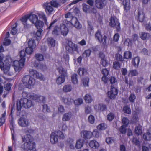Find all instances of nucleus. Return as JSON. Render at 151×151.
Masks as SVG:
<instances>
[{
  "label": "nucleus",
  "instance_id": "9",
  "mask_svg": "<svg viewBox=\"0 0 151 151\" xmlns=\"http://www.w3.org/2000/svg\"><path fill=\"white\" fill-rule=\"evenodd\" d=\"M95 37L96 40H97L100 43L103 44H106V40L107 39V36L104 35L103 37L101 34V32L99 30H98L95 33Z\"/></svg>",
  "mask_w": 151,
  "mask_h": 151
},
{
  "label": "nucleus",
  "instance_id": "27",
  "mask_svg": "<svg viewBox=\"0 0 151 151\" xmlns=\"http://www.w3.org/2000/svg\"><path fill=\"white\" fill-rule=\"evenodd\" d=\"M89 145L91 147L95 149L97 148L99 146V144L98 142L94 140L91 141Z\"/></svg>",
  "mask_w": 151,
  "mask_h": 151
},
{
  "label": "nucleus",
  "instance_id": "25",
  "mask_svg": "<svg viewBox=\"0 0 151 151\" xmlns=\"http://www.w3.org/2000/svg\"><path fill=\"white\" fill-rule=\"evenodd\" d=\"M130 0H123V4L124 6V10H126V12L130 9Z\"/></svg>",
  "mask_w": 151,
  "mask_h": 151
},
{
  "label": "nucleus",
  "instance_id": "24",
  "mask_svg": "<svg viewBox=\"0 0 151 151\" xmlns=\"http://www.w3.org/2000/svg\"><path fill=\"white\" fill-rule=\"evenodd\" d=\"M11 124H12V126L10 127V129L12 133V139L13 141L12 146L15 148L16 147V140L14 138V131L13 128V125L12 123H10Z\"/></svg>",
  "mask_w": 151,
  "mask_h": 151
},
{
  "label": "nucleus",
  "instance_id": "32",
  "mask_svg": "<svg viewBox=\"0 0 151 151\" xmlns=\"http://www.w3.org/2000/svg\"><path fill=\"white\" fill-rule=\"evenodd\" d=\"M44 24V23L42 21L38 20L35 24V25L38 29H42Z\"/></svg>",
  "mask_w": 151,
  "mask_h": 151
},
{
  "label": "nucleus",
  "instance_id": "30",
  "mask_svg": "<svg viewBox=\"0 0 151 151\" xmlns=\"http://www.w3.org/2000/svg\"><path fill=\"white\" fill-rule=\"evenodd\" d=\"M58 26H56L52 30V33L54 36H56L60 34V30Z\"/></svg>",
  "mask_w": 151,
  "mask_h": 151
},
{
  "label": "nucleus",
  "instance_id": "23",
  "mask_svg": "<svg viewBox=\"0 0 151 151\" xmlns=\"http://www.w3.org/2000/svg\"><path fill=\"white\" fill-rule=\"evenodd\" d=\"M96 107L98 108V110L101 111H104L107 110L106 105L103 103H99Z\"/></svg>",
  "mask_w": 151,
  "mask_h": 151
},
{
  "label": "nucleus",
  "instance_id": "1",
  "mask_svg": "<svg viewBox=\"0 0 151 151\" xmlns=\"http://www.w3.org/2000/svg\"><path fill=\"white\" fill-rule=\"evenodd\" d=\"M33 48L28 46L26 48L25 51L21 50L19 52L21 58L19 61L16 60L14 62V68L16 71H20L24 65L26 52L27 54H31L33 52Z\"/></svg>",
  "mask_w": 151,
  "mask_h": 151
},
{
  "label": "nucleus",
  "instance_id": "37",
  "mask_svg": "<svg viewBox=\"0 0 151 151\" xmlns=\"http://www.w3.org/2000/svg\"><path fill=\"white\" fill-rule=\"evenodd\" d=\"M56 21L57 20L55 19L51 22L50 25L47 27V29L49 30V31L53 29L56 26H58L57 25L55 24V23Z\"/></svg>",
  "mask_w": 151,
  "mask_h": 151
},
{
  "label": "nucleus",
  "instance_id": "19",
  "mask_svg": "<svg viewBox=\"0 0 151 151\" xmlns=\"http://www.w3.org/2000/svg\"><path fill=\"white\" fill-rule=\"evenodd\" d=\"M81 135L83 138L86 139L91 138L93 135V134L91 131L83 130L81 131Z\"/></svg>",
  "mask_w": 151,
  "mask_h": 151
},
{
  "label": "nucleus",
  "instance_id": "57",
  "mask_svg": "<svg viewBox=\"0 0 151 151\" xmlns=\"http://www.w3.org/2000/svg\"><path fill=\"white\" fill-rule=\"evenodd\" d=\"M113 68L115 69H119L121 67L119 62L118 61H115L113 62Z\"/></svg>",
  "mask_w": 151,
  "mask_h": 151
},
{
  "label": "nucleus",
  "instance_id": "50",
  "mask_svg": "<svg viewBox=\"0 0 151 151\" xmlns=\"http://www.w3.org/2000/svg\"><path fill=\"white\" fill-rule=\"evenodd\" d=\"M58 3L55 0H52L50 2V4L51 5V6H53L55 7H57L58 6H60V5L59 4L60 3H59V2L56 0Z\"/></svg>",
  "mask_w": 151,
  "mask_h": 151
},
{
  "label": "nucleus",
  "instance_id": "31",
  "mask_svg": "<svg viewBox=\"0 0 151 151\" xmlns=\"http://www.w3.org/2000/svg\"><path fill=\"white\" fill-rule=\"evenodd\" d=\"M71 113H67L64 114L62 117V120L63 121H66L69 120L71 116Z\"/></svg>",
  "mask_w": 151,
  "mask_h": 151
},
{
  "label": "nucleus",
  "instance_id": "3",
  "mask_svg": "<svg viewBox=\"0 0 151 151\" xmlns=\"http://www.w3.org/2000/svg\"><path fill=\"white\" fill-rule=\"evenodd\" d=\"M26 109L29 108L33 104L32 101L27 98H22L19 101H17L16 104L17 110L18 111H21L22 106Z\"/></svg>",
  "mask_w": 151,
  "mask_h": 151
},
{
  "label": "nucleus",
  "instance_id": "55",
  "mask_svg": "<svg viewBox=\"0 0 151 151\" xmlns=\"http://www.w3.org/2000/svg\"><path fill=\"white\" fill-rule=\"evenodd\" d=\"M86 72V70L84 68H79L78 70V72L80 75H83Z\"/></svg>",
  "mask_w": 151,
  "mask_h": 151
},
{
  "label": "nucleus",
  "instance_id": "59",
  "mask_svg": "<svg viewBox=\"0 0 151 151\" xmlns=\"http://www.w3.org/2000/svg\"><path fill=\"white\" fill-rule=\"evenodd\" d=\"M74 102L76 105H79L82 104L83 99L82 98H79L75 100Z\"/></svg>",
  "mask_w": 151,
  "mask_h": 151
},
{
  "label": "nucleus",
  "instance_id": "41",
  "mask_svg": "<svg viewBox=\"0 0 151 151\" xmlns=\"http://www.w3.org/2000/svg\"><path fill=\"white\" fill-rule=\"evenodd\" d=\"M91 51L90 49L86 50L82 54L83 57L85 58L89 57L91 54Z\"/></svg>",
  "mask_w": 151,
  "mask_h": 151
},
{
  "label": "nucleus",
  "instance_id": "43",
  "mask_svg": "<svg viewBox=\"0 0 151 151\" xmlns=\"http://www.w3.org/2000/svg\"><path fill=\"white\" fill-rule=\"evenodd\" d=\"M86 103H90L92 101V99L91 95L88 94H86L85 95L83 98Z\"/></svg>",
  "mask_w": 151,
  "mask_h": 151
},
{
  "label": "nucleus",
  "instance_id": "62",
  "mask_svg": "<svg viewBox=\"0 0 151 151\" xmlns=\"http://www.w3.org/2000/svg\"><path fill=\"white\" fill-rule=\"evenodd\" d=\"M115 58L118 61L122 62L124 61L122 56L119 54H116L115 55Z\"/></svg>",
  "mask_w": 151,
  "mask_h": 151
},
{
  "label": "nucleus",
  "instance_id": "12",
  "mask_svg": "<svg viewBox=\"0 0 151 151\" xmlns=\"http://www.w3.org/2000/svg\"><path fill=\"white\" fill-rule=\"evenodd\" d=\"M69 21L65 19L63 20L62 24L60 25V29L61 34L64 36H66L68 32V29L66 26V24Z\"/></svg>",
  "mask_w": 151,
  "mask_h": 151
},
{
  "label": "nucleus",
  "instance_id": "17",
  "mask_svg": "<svg viewBox=\"0 0 151 151\" xmlns=\"http://www.w3.org/2000/svg\"><path fill=\"white\" fill-rule=\"evenodd\" d=\"M95 4L96 7L99 9H102L106 4L105 0H96Z\"/></svg>",
  "mask_w": 151,
  "mask_h": 151
},
{
  "label": "nucleus",
  "instance_id": "38",
  "mask_svg": "<svg viewBox=\"0 0 151 151\" xmlns=\"http://www.w3.org/2000/svg\"><path fill=\"white\" fill-rule=\"evenodd\" d=\"M77 75L76 74H73L71 76V81L74 84H77L78 83V80L77 78Z\"/></svg>",
  "mask_w": 151,
  "mask_h": 151
},
{
  "label": "nucleus",
  "instance_id": "26",
  "mask_svg": "<svg viewBox=\"0 0 151 151\" xmlns=\"http://www.w3.org/2000/svg\"><path fill=\"white\" fill-rule=\"evenodd\" d=\"M140 36L141 39L143 40H148L151 37V35L149 33L144 32H142L140 35Z\"/></svg>",
  "mask_w": 151,
  "mask_h": 151
},
{
  "label": "nucleus",
  "instance_id": "46",
  "mask_svg": "<svg viewBox=\"0 0 151 151\" xmlns=\"http://www.w3.org/2000/svg\"><path fill=\"white\" fill-rule=\"evenodd\" d=\"M33 94H32L25 92H23L22 93V96L23 97V98H29L31 99H32L31 98L32 96H33Z\"/></svg>",
  "mask_w": 151,
  "mask_h": 151
},
{
  "label": "nucleus",
  "instance_id": "63",
  "mask_svg": "<svg viewBox=\"0 0 151 151\" xmlns=\"http://www.w3.org/2000/svg\"><path fill=\"white\" fill-rule=\"evenodd\" d=\"M12 85L10 83H7L4 85V88L5 89L8 91H9L11 89Z\"/></svg>",
  "mask_w": 151,
  "mask_h": 151
},
{
  "label": "nucleus",
  "instance_id": "61",
  "mask_svg": "<svg viewBox=\"0 0 151 151\" xmlns=\"http://www.w3.org/2000/svg\"><path fill=\"white\" fill-rule=\"evenodd\" d=\"M124 112L129 114H131V109L128 106H126L123 108Z\"/></svg>",
  "mask_w": 151,
  "mask_h": 151
},
{
  "label": "nucleus",
  "instance_id": "60",
  "mask_svg": "<svg viewBox=\"0 0 151 151\" xmlns=\"http://www.w3.org/2000/svg\"><path fill=\"white\" fill-rule=\"evenodd\" d=\"M106 127V125L104 123H101L97 126V128L100 130H104Z\"/></svg>",
  "mask_w": 151,
  "mask_h": 151
},
{
  "label": "nucleus",
  "instance_id": "11",
  "mask_svg": "<svg viewBox=\"0 0 151 151\" xmlns=\"http://www.w3.org/2000/svg\"><path fill=\"white\" fill-rule=\"evenodd\" d=\"M29 71L30 75L34 77L41 80H44L45 79L44 76L41 73L37 72V70L31 69L29 70Z\"/></svg>",
  "mask_w": 151,
  "mask_h": 151
},
{
  "label": "nucleus",
  "instance_id": "47",
  "mask_svg": "<svg viewBox=\"0 0 151 151\" xmlns=\"http://www.w3.org/2000/svg\"><path fill=\"white\" fill-rule=\"evenodd\" d=\"M135 132L137 135L141 134L142 131L141 127L140 126H136L135 128Z\"/></svg>",
  "mask_w": 151,
  "mask_h": 151
},
{
  "label": "nucleus",
  "instance_id": "56",
  "mask_svg": "<svg viewBox=\"0 0 151 151\" xmlns=\"http://www.w3.org/2000/svg\"><path fill=\"white\" fill-rule=\"evenodd\" d=\"M89 78L88 77H85L83 80V83L85 86H88Z\"/></svg>",
  "mask_w": 151,
  "mask_h": 151
},
{
  "label": "nucleus",
  "instance_id": "64",
  "mask_svg": "<svg viewBox=\"0 0 151 151\" xmlns=\"http://www.w3.org/2000/svg\"><path fill=\"white\" fill-rule=\"evenodd\" d=\"M110 83L112 84L114 83L117 82V80L116 78L114 76H111L109 78Z\"/></svg>",
  "mask_w": 151,
  "mask_h": 151
},
{
  "label": "nucleus",
  "instance_id": "44",
  "mask_svg": "<svg viewBox=\"0 0 151 151\" xmlns=\"http://www.w3.org/2000/svg\"><path fill=\"white\" fill-rule=\"evenodd\" d=\"M72 87L70 85L68 84L64 86L63 88V91L65 92H69L71 91Z\"/></svg>",
  "mask_w": 151,
  "mask_h": 151
},
{
  "label": "nucleus",
  "instance_id": "7",
  "mask_svg": "<svg viewBox=\"0 0 151 151\" xmlns=\"http://www.w3.org/2000/svg\"><path fill=\"white\" fill-rule=\"evenodd\" d=\"M66 43V49L70 54H73L75 51H78V47L77 44L73 43L71 40L68 39L67 40Z\"/></svg>",
  "mask_w": 151,
  "mask_h": 151
},
{
  "label": "nucleus",
  "instance_id": "16",
  "mask_svg": "<svg viewBox=\"0 0 151 151\" xmlns=\"http://www.w3.org/2000/svg\"><path fill=\"white\" fill-rule=\"evenodd\" d=\"M32 99L36 100L40 103H44L45 101V97L42 96H38L37 95L33 94V96H32Z\"/></svg>",
  "mask_w": 151,
  "mask_h": 151
},
{
  "label": "nucleus",
  "instance_id": "13",
  "mask_svg": "<svg viewBox=\"0 0 151 151\" xmlns=\"http://www.w3.org/2000/svg\"><path fill=\"white\" fill-rule=\"evenodd\" d=\"M22 147L25 150H33L35 149V144L34 142L32 141L25 142L24 145L22 146Z\"/></svg>",
  "mask_w": 151,
  "mask_h": 151
},
{
  "label": "nucleus",
  "instance_id": "53",
  "mask_svg": "<svg viewBox=\"0 0 151 151\" xmlns=\"http://www.w3.org/2000/svg\"><path fill=\"white\" fill-rule=\"evenodd\" d=\"M88 33L91 34V32L93 31L94 29L93 26L91 24V22H88Z\"/></svg>",
  "mask_w": 151,
  "mask_h": 151
},
{
  "label": "nucleus",
  "instance_id": "5",
  "mask_svg": "<svg viewBox=\"0 0 151 151\" xmlns=\"http://www.w3.org/2000/svg\"><path fill=\"white\" fill-rule=\"evenodd\" d=\"M60 139H63L65 136L62 132L58 131L55 132H52L50 136V141L52 144L56 143L58 141V137Z\"/></svg>",
  "mask_w": 151,
  "mask_h": 151
},
{
  "label": "nucleus",
  "instance_id": "51",
  "mask_svg": "<svg viewBox=\"0 0 151 151\" xmlns=\"http://www.w3.org/2000/svg\"><path fill=\"white\" fill-rule=\"evenodd\" d=\"M35 56L36 60L38 61H42L44 59L43 56L41 54H36Z\"/></svg>",
  "mask_w": 151,
  "mask_h": 151
},
{
  "label": "nucleus",
  "instance_id": "4",
  "mask_svg": "<svg viewBox=\"0 0 151 151\" xmlns=\"http://www.w3.org/2000/svg\"><path fill=\"white\" fill-rule=\"evenodd\" d=\"M22 81L24 86L29 88H31L35 83V79L29 75H25L24 76L22 79Z\"/></svg>",
  "mask_w": 151,
  "mask_h": 151
},
{
  "label": "nucleus",
  "instance_id": "21",
  "mask_svg": "<svg viewBox=\"0 0 151 151\" xmlns=\"http://www.w3.org/2000/svg\"><path fill=\"white\" fill-rule=\"evenodd\" d=\"M138 19L140 22H145L146 18L145 17L144 12L141 11H139L138 13Z\"/></svg>",
  "mask_w": 151,
  "mask_h": 151
},
{
  "label": "nucleus",
  "instance_id": "22",
  "mask_svg": "<svg viewBox=\"0 0 151 151\" xmlns=\"http://www.w3.org/2000/svg\"><path fill=\"white\" fill-rule=\"evenodd\" d=\"M140 61V59L139 57L134 58L132 60V64L135 68H138Z\"/></svg>",
  "mask_w": 151,
  "mask_h": 151
},
{
  "label": "nucleus",
  "instance_id": "40",
  "mask_svg": "<svg viewBox=\"0 0 151 151\" xmlns=\"http://www.w3.org/2000/svg\"><path fill=\"white\" fill-rule=\"evenodd\" d=\"M17 23H15L12 27V29L11 31V33L13 35H14L17 33V30L16 29V27H17Z\"/></svg>",
  "mask_w": 151,
  "mask_h": 151
},
{
  "label": "nucleus",
  "instance_id": "2",
  "mask_svg": "<svg viewBox=\"0 0 151 151\" xmlns=\"http://www.w3.org/2000/svg\"><path fill=\"white\" fill-rule=\"evenodd\" d=\"M28 19H29L32 23L34 24H35L38 20L37 16L35 14H29L23 16L20 20L23 23L24 28L26 29L30 27V25L27 22Z\"/></svg>",
  "mask_w": 151,
  "mask_h": 151
},
{
  "label": "nucleus",
  "instance_id": "29",
  "mask_svg": "<svg viewBox=\"0 0 151 151\" xmlns=\"http://www.w3.org/2000/svg\"><path fill=\"white\" fill-rule=\"evenodd\" d=\"M84 140L81 139H79L76 142L75 147L76 148L79 149L81 148L83 145Z\"/></svg>",
  "mask_w": 151,
  "mask_h": 151
},
{
  "label": "nucleus",
  "instance_id": "33",
  "mask_svg": "<svg viewBox=\"0 0 151 151\" xmlns=\"http://www.w3.org/2000/svg\"><path fill=\"white\" fill-rule=\"evenodd\" d=\"M42 31V30L41 29H38L36 32H34L33 36L34 37L36 38L37 40H39V38L40 37L41 35V33Z\"/></svg>",
  "mask_w": 151,
  "mask_h": 151
},
{
  "label": "nucleus",
  "instance_id": "42",
  "mask_svg": "<svg viewBox=\"0 0 151 151\" xmlns=\"http://www.w3.org/2000/svg\"><path fill=\"white\" fill-rule=\"evenodd\" d=\"M28 46L33 49L35 48L36 46L35 40L32 39H29L28 41Z\"/></svg>",
  "mask_w": 151,
  "mask_h": 151
},
{
  "label": "nucleus",
  "instance_id": "58",
  "mask_svg": "<svg viewBox=\"0 0 151 151\" xmlns=\"http://www.w3.org/2000/svg\"><path fill=\"white\" fill-rule=\"evenodd\" d=\"M132 40L130 39L127 38L124 41V44L125 45L128 46H132Z\"/></svg>",
  "mask_w": 151,
  "mask_h": 151
},
{
  "label": "nucleus",
  "instance_id": "10",
  "mask_svg": "<svg viewBox=\"0 0 151 151\" xmlns=\"http://www.w3.org/2000/svg\"><path fill=\"white\" fill-rule=\"evenodd\" d=\"M118 90L114 87V85L111 86L110 91L108 92V97L111 99H115L118 93Z\"/></svg>",
  "mask_w": 151,
  "mask_h": 151
},
{
  "label": "nucleus",
  "instance_id": "8",
  "mask_svg": "<svg viewBox=\"0 0 151 151\" xmlns=\"http://www.w3.org/2000/svg\"><path fill=\"white\" fill-rule=\"evenodd\" d=\"M109 25L112 27H115L117 32L120 31L121 28L120 27V24L118 19L115 16L111 17L109 20Z\"/></svg>",
  "mask_w": 151,
  "mask_h": 151
},
{
  "label": "nucleus",
  "instance_id": "36",
  "mask_svg": "<svg viewBox=\"0 0 151 151\" xmlns=\"http://www.w3.org/2000/svg\"><path fill=\"white\" fill-rule=\"evenodd\" d=\"M143 138L145 141L151 140V134L149 132H147L143 134Z\"/></svg>",
  "mask_w": 151,
  "mask_h": 151
},
{
  "label": "nucleus",
  "instance_id": "52",
  "mask_svg": "<svg viewBox=\"0 0 151 151\" xmlns=\"http://www.w3.org/2000/svg\"><path fill=\"white\" fill-rule=\"evenodd\" d=\"M136 99V96L134 93L131 94L129 98V101L133 103H134Z\"/></svg>",
  "mask_w": 151,
  "mask_h": 151
},
{
  "label": "nucleus",
  "instance_id": "54",
  "mask_svg": "<svg viewBox=\"0 0 151 151\" xmlns=\"http://www.w3.org/2000/svg\"><path fill=\"white\" fill-rule=\"evenodd\" d=\"M114 117V114L111 112L109 113L107 116V120L110 121H111L113 120Z\"/></svg>",
  "mask_w": 151,
  "mask_h": 151
},
{
  "label": "nucleus",
  "instance_id": "34",
  "mask_svg": "<svg viewBox=\"0 0 151 151\" xmlns=\"http://www.w3.org/2000/svg\"><path fill=\"white\" fill-rule=\"evenodd\" d=\"M47 42L49 46L54 47L55 45V40L52 37H49L47 39Z\"/></svg>",
  "mask_w": 151,
  "mask_h": 151
},
{
  "label": "nucleus",
  "instance_id": "18",
  "mask_svg": "<svg viewBox=\"0 0 151 151\" xmlns=\"http://www.w3.org/2000/svg\"><path fill=\"white\" fill-rule=\"evenodd\" d=\"M19 125L22 127H27L29 125V123L28 120L23 117H21L18 120Z\"/></svg>",
  "mask_w": 151,
  "mask_h": 151
},
{
  "label": "nucleus",
  "instance_id": "14",
  "mask_svg": "<svg viewBox=\"0 0 151 151\" xmlns=\"http://www.w3.org/2000/svg\"><path fill=\"white\" fill-rule=\"evenodd\" d=\"M72 25L77 29H80L82 28V25L76 17H73L70 21Z\"/></svg>",
  "mask_w": 151,
  "mask_h": 151
},
{
  "label": "nucleus",
  "instance_id": "15",
  "mask_svg": "<svg viewBox=\"0 0 151 151\" xmlns=\"http://www.w3.org/2000/svg\"><path fill=\"white\" fill-rule=\"evenodd\" d=\"M60 100L62 102L66 105H70L73 102V100L70 97H61L60 98Z\"/></svg>",
  "mask_w": 151,
  "mask_h": 151
},
{
  "label": "nucleus",
  "instance_id": "45",
  "mask_svg": "<svg viewBox=\"0 0 151 151\" xmlns=\"http://www.w3.org/2000/svg\"><path fill=\"white\" fill-rule=\"evenodd\" d=\"M138 71L135 70H132L130 71L129 73L128 76H129L132 77L136 76L138 75Z\"/></svg>",
  "mask_w": 151,
  "mask_h": 151
},
{
  "label": "nucleus",
  "instance_id": "48",
  "mask_svg": "<svg viewBox=\"0 0 151 151\" xmlns=\"http://www.w3.org/2000/svg\"><path fill=\"white\" fill-rule=\"evenodd\" d=\"M6 116V112L5 111L4 113L2 115L1 117L0 118V126H2L4 123L6 118L5 116Z\"/></svg>",
  "mask_w": 151,
  "mask_h": 151
},
{
  "label": "nucleus",
  "instance_id": "6",
  "mask_svg": "<svg viewBox=\"0 0 151 151\" xmlns=\"http://www.w3.org/2000/svg\"><path fill=\"white\" fill-rule=\"evenodd\" d=\"M58 70L60 75L57 78L56 83L58 85H60L65 81V78L67 75V71L62 67L58 68Z\"/></svg>",
  "mask_w": 151,
  "mask_h": 151
},
{
  "label": "nucleus",
  "instance_id": "35",
  "mask_svg": "<svg viewBox=\"0 0 151 151\" xmlns=\"http://www.w3.org/2000/svg\"><path fill=\"white\" fill-rule=\"evenodd\" d=\"M132 53L129 51H126L124 54V57L125 59H131L132 57Z\"/></svg>",
  "mask_w": 151,
  "mask_h": 151
},
{
  "label": "nucleus",
  "instance_id": "20",
  "mask_svg": "<svg viewBox=\"0 0 151 151\" xmlns=\"http://www.w3.org/2000/svg\"><path fill=\"white\" fill-rule=\"evenodd\" d=\"M43 6L45 9V12L47 13L50 14L53 10L52 7L49 5V3L47 2L43 4Z\"/></svg>",
  "mask_w": 151,
  "mask_h": 151
},
{
  "label": "nucleus",
  "instance_id": "28",
  "mask_svg": "<svg viewBox=\"0 0 151 151\" xmlns=\"http://www.w3.org/2000/svg\"><path fill=\"white\" fill-rule=\"evenodd\" d=\"M0 68L2 70L4 71V73H7L8 72L9 68L8 66L6 67L2 61L0 62Z\"/></svg>",
  "mask_w": 151,
  "mask_h": 151
},
{
  "label": "nucleus",
  "instance_id": "49",
  "mask_svg": "<svg viewBox=\"0 0 151 151\" xmlns=\"http://www.w3.org/2000/svg\"><path fill=\"white\" fill-rule=\"evenodd\" d=\"M82 6L83 10L86 13H88L89 12L90 9L89 6L84 3L82 4Z\"/></svg>",
  "mask_w": 151,
  "mask_h": 151
},
{
  "label": "nucleus",
  "instance_id": "39",
  "mask_svg": "<svg viewBox=\"0 0 151 151\" xmlns=\"http://www.w3.org/2000/svg\"><path fill=\"white\" fill-rule=\"evenodd\" d=\"M31 136L29 134H27L22 137V142H31Z\"/></svg>",
  "mask_w": 151,
  "mask_h": 151
}]
</instances>
